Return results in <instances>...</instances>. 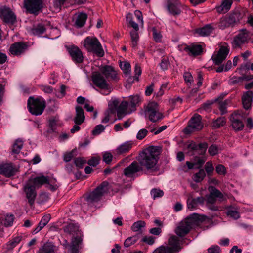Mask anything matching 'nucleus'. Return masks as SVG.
I'll return each instance as SVG.
<instances>
[{
	"label": "nucleus",
	"instance_id": "obj_63",
	"mask_svg": "<svg viewBox=\"0 0 253 253\" xmlns=\"http://www.w3.org/2000/svg\"><path fill=\"white\" fill-rule=\"evenodd\" d=\"M147 133L148 131L146 129H141L138 131L136 137L139 140H142L147 135Z\"/></svg>",
	"mask_w": 253,
	"mask_h": 253
},
{
	"label": "nucleus",
	"instance_id": "obj_7",
	"mask_svg": "<svg viewBox=\"0 0 253 253\" xmlns=\"http://www.w3.org/2000/svg\"><path fill=\"white\" fill-rule=\"evenodd\" d=\"M109 184L107 181L102 182L94 191L91 192L87 197V201L89 202H97L101 197L109 192Z\"/></svg>",
	"mask_w": 253,
	"mask_h": 253
},
{
	"label": "nucleus",
	"instance_id": "obj_21",
	"mask_svg": "<svg viewBox=\"0 0 253 253\" xmlns=\"http://www.w3.org/2000/svg\"><path fill=\"white\" fill-rule=\"evenodd\" d=\"M65 232L74 236V237H83L82 231L79 229V226L77 224L71 223L63 227Z\"/></svg>",
	"mask_w": 253,
	"mask_h": 253
},
{
	"label": "nucleus",
	"instance_id": "obj_36",
	"mask_svg": "<svg viewBox=\"0 0 253 253\" xmlns=\"http://www.w3.org/2000/svg\"><path fill=\"white\" fill-rule=\"evenodd\" d=\"M213 29V26L209 24L198 29L197 32L200 36H207L212 33Z\"/></svg>",
	"mask_w": 253,
	"mask_h": 253
},
{
	"label": "nucleus",
	"instance_id": "obj_54",
	"mask_svg": "<svg viewBox=\"0 0 253 253\" xmlns=\"http://www.w3.org/2000/svg\"><path fill=\"white\" fill-rule=\"evenodd\" d=\"M205 169L208 175H211L214 170V168L211 162L208 161L205 166Z\"/></svg>",
	"mask_w": 253,
	"mask_h": 253
},
{
	"label": "nucleus",
	"instance_id": "obj_2",
	"mask_svg": "<svg viewBox=\"0 0 253 253\" xmlns=\"http://www.w3.org/2000/svg\"><path fill=\"white\" fill-rule=\"evenodd\" d=\"M206 218L205 216L193 213L180 223L175 229V232L178 236L183 237L188 234L192 226L197 224L199 221H203Z\"/></svg>",
	"mask_w": 253,
	"mask_h": 253
},
{
	"label": "nucleus",
	"instance_id": "obj_56",
	"mask_svg": "<svg viewBox=\"0 0 253 253\" xmlns=\"http://www.w3.org/2000/svg\"><path fill=\"white\" fill-rule=\"evenodd\" d=\"M105 129V127L102 125H97L93 130L92 131V134L93 135H97L103 131Z\"/></svg>",
	"mask_w": 253,
	"mask_h": 253
},
{
	"label": "nucleus",
	"instance_id": "obj_47",
	"mask_svg": "<svg viewBox=\"0 0 253 253\" xmlns=\"http://www.w3.org/2000/svg\"><path fill=\"white\" fill-rule=\"evenodd\" d=\"M226 123V119L225 117H219L214 121L212 123V126L214 128H220L223 126Z\"/></svg>",
	"mask_w": 253,
	"mask_h": 253
},
{
	"label": "nucleus",
	"instance_id": "obj_18",
	"mask_svg": "<svg viewBox=\"0 0 253 253\" xmlns=\"http://www.w3.org/2000/svg\"><path fill=\"white\" fill-rule=\"evenodd\" d=\"M24 190L29 204L30 206L33 205L36 196L35 187H34V186L32 185L30 182L28 181L24 186Z\"/></svg>",
	"mask_w": 253,
	"mask_h": 253
},
{
	"label": "nucleus",
	"instance_id": "obj_13",
	"mask_svg": "<svg viewBox=\"0 0 253 253\" xmlns=\"http://www.w3.org/2000/svg\"><path fill=\"white\" fill-rule=\"evenodd\" d=\"M0 18L6 23L13 24L16 20V17L11 9L5 6L0 7Z\"/></svg>",
	"mask_w": 253,
	"mask_h": 253
},
{
	"label": "nucleus",
	"instance_id": "obj_43",
	"mask_svg": "<svg viewBox=\"0 0 253 253\" xmlns=\"http://www.w3.org/2000/svg\"><path fill=\"white\" fill-rule=\"evenodd\" d=\"M140 102V96L136 95L132 96L130 97V103H128V106L132 108V110H135V107Z\"/></svg>",
	"mask_w": 253,
	"mask_h": 253
},
{
	"label": "nucleus",
	"instance_id": "obj_33",
	"mask_svg": "<svg viewBox=\"0 0 253 253\" xmlns=\"http://www.w3.org/2000/svg\"><path fill=\"white\" fill-rule=\"evenodd\" d=\"M86 1V0H54V6L60 9L61 6L66 2H72L74 4H81Z\"/></svg>",
	"mask_w": 253,
	"mask_h": 253
},
{
	"label": "nucleus",
	"instance_id": "obj_39",
	"mask_svg": "<svg viewBox=\"0 0 253 253\" xmlns=\"http://www.w3.org/2000/svg\"><path fill=\"white\" fill-rule=\"evenodd\" d=\"M132 147L131 143L127 142L121 145L117 149V153L118 154L126 153L128 152Z\"/></svg>",
	"mask_w": 253,
	"mask_h": 253
},
{
	"label": "nucleus",
	"instance_id": "obj_46",
	"mask_svg": "<svg viewBox=\"0 0 253 253\" xmlns=\"http://www.w3.org/2000/svg\"><path fill=\"white\" fill-rule=\"evenodd\" d=\"M45 28L42 24H39L37 26L33 28L31 31L32 33L35 35H40L43 34L45 31Z\"/></svg>",
	"mask_w": 253,
	"mask_h": 253
},
{
	"label": "nucleus",
	"instance_id": "obj_12",
	"mask_svg": "<svg viewBox=\"0 0 253 253\" xmlns=\"http://www.w3.org/2000/svg\"><path fill=\"white\" fill-rule=\"evenodd\" d=\"M186 7L183 5L179 0H167V9L174 16L179 15Z\"/></svg>",
	"mask_w": 253,
	"mask_h": 253
},
{
	"label": "nucleus",
	"instance_id": "obj_29",
	"mask_svg": "<svg viewBox=\"0 0 253 253\" xmlns=\"http://www.w3.org/2000/svg\"><path fill=\"white\" fill-rule=\"evenodd\" d=\"M253 96L252 91H248L244 93L242 97V103L244 108L248 110L251 106Z\"/></svg>",
	"mask_w": 253,
	"mask_h": 253
},
{
	"label": "nucleus",
	"instance_id": "obj_25",
	"mask_svg": "<svg viewBox=\"0 0 253 253\" xmlns=\"http://www.w3.org/2000/svg\"><path fill=\"white\" fill-rule=\"evenodd\" d=\"M183 50L190 56H197L202 52L201 45L198 44H192L191 45H185Z\"/></svg>",
	"mask_w": 253,
	"mask_h": 253
},
{
	"label": "nucleus",
	"instance_id": "obj_11",
	"mask_svg": "<svg viewBox=\"0 0 253 253\" xmlns=\"http://www.w3.org/2000/svg\"><path fill=\"white\" fill-rule=\"evenodd\" d=\"M43 0H24V6L27 11L35 15L43 8Z\"/></svg>",
	"mask_w": 253,
	"mask_h": 253
},
{
	"label": "nucleus",
	"instance_id": "obj_19",
	"mask_svg": "<svg viewBox=\"0 0 253 253\" xmlns=\"http://www.w3.org/2000/svg\"><path fill=\"white\" fill-rule=\"evenodd\" d=\"M208 147V144L206 142L200 143L197 144L194 142H191L187 146L188 151H197L199 155H204Z\"/></svg>",
	"mask_w": 253,
	"mask_h": 253
},
{
	"label": "nucleus",
	"instance_id": "obj_8",
	"mask_svg": "<svg viewBox=\"0 0 253 253\" xmlns=\"http://www.w3.org/2000/svg\"><path fill=\"white\" fill-rule=\"evenodd\" d=\"M145 115L152 122H157L163 118V114L159 112L158 104L155 102H150L146 107Z\"/></svg>",
	"mask_w": 253,
	"mask_h": 253
},
{
	"label": "nucleus",
	"instance_id": "obj_62",
	"mask_svg": "<svg viewBox=\"0 0 253 253\" xmlns=\"http://www.w3.org/2000/svg\"><path fill=\"white\" fill-rule=\"evenodd\" d=\"M112 155L108 152H105L103 155V160L107 164L110 163L112 160Z\"/></svg>",
	"mask_w": 253,
	"mask_h": 253
},
{
	"label": "nucleus",
	"instance_id": "obj_57",
	"mask_svg": "<svg viewBox=\"0 0 253 253\" xmlns=\"http://www.w3.org/2000/svg\"><path fill=\"white\" fill-rule=\"evenodd\" d=\"M14 221V216L12 214L6 215L4 221V224L5 226H11Z\"/></svg>",
	"mask_w": 253,
	"mask_h": 253
},
{
	"label": "nucleus",
	"instance_id": "obj_61",
	"mask_svg": "<svg viewBox=\"0 0 253 253\" xmlns=\"http://www.w3.org/2000/svg\"><path fill=\"white\" fill-rule=\"evenodd\" d=\"M208 253H220V248L217 245H212L207 250Z\"/></svg>",
	"mask_w": 253,
	"mask_h": 253
},
{
	"label": "nucleus",
	"instance_id": "obj_38",
	"mask_svg": "<svg viewBox=\"0 0 253 253\" xmlns=\"http://www.w3.org/2000/svg\"><path fill=\"white\" fill-rule=\"evenodd\" d=\"M233 24L230 17V16L227 17H224L221 18L220 22L218 24V26L221 29H224L226 27H228L231 26H233Z\"/></svg>",
	"mask_w": 253,
	"mask_h": 253
},
{
	"label": "nucleus",
	"instance_id": "obj_15",
	"mask_svg": "<svg viewBox=\"0 0 253 253\" xmlns=\"http://www.w3.org/2000/svg\"><path fill=\"white\" fill-rule=\"evenodd\" d=\"M243 116L239 111L235 112L230 117L232 128L235 131H241L244 127V124L242 120Z\"/></svg>",
	"mask_w": 253,
	"mask_h": 253
},
{
	"label": "nucleus",
	"instance_id": "obj_3",
	"mask_svg": "<svg viewBox=\"0 0 253 253\" xmlns=\"http://www.w3.org/2000/svg\"><path fill=\"white\" fill-rule=\"evenodd\" d=\"M209 194L206 195V206L210 210L216 211L219 210L217 206L214 205L218 199L222 202L225 200L226 197L218 189L213 186H210L208 188Z\"/></svg>",
	"mask_w": 253,
	"mask_h": 253
},
{
	"label": "nucleus",
	"instance_id": "obj_34",
	"mask_svg": "<svg viewBox=\"0 0 253 253\" xmlns=\"http://www.w3.org/2000/svg\"><path fill=\"white\" fill-rule=\"evenodd\" d=\"M128 107V103L126 101L122 102L117 110V115L118 120H121L126 114V110Z\"/></svg>",
	"mask_w": 253,
	"mask_h": 253
},
{
	"label": "nucleus",
	"instance_id": "obj_20",
	"mask_svg": "<svg viewBox=\"0 0 253 253\" xmlns=\"http://www.w3.org/2000/svg\"><path fill=\"white\" fill-rule=\"evenodd\" d=\"M68 51L72 60L76 63H82L84 56L82 51L76 46H71L68 48Z\"/></svg>",
	"mask_w": 253,
	"mask_h": 253
},
{
	"label": "nucleus",
	"instance_id": "obj_24",
	"mask_svg": "<svg viewBox=\"0 0 253 253\" xmlns=\"http://www.w3.org/2000/svg\"><path fill=\"white\" fill-rule=\"evenodd\" d=\"M248 14V11L246 9L237 10L231 13L229 16L232 20L233 25L244 18L247 17Z\"/></svg>",
	"mask_w": 253,
	"mask_h": 253
},
{
	"label": "nucleus",
	"instance_id": "obj_40",
	"mask_svg": "<svg viewBox=\"0 0 253 253\" xmlns=\"http://www.w3.org/2000/svg\"><path fill=\"white\" fill-rule=\"evenodd\" d=\"M22 237L21 236H17L13 237L7 244V248L8 250H12L21 241Z\"/></svg>",
	"mask_w": 253,
	"mask_h": 253
},
{
	"label": "nucleus",
	"instance_id": "obj_28",
	"mask_svg": "<svg viewBox=\"0 0 253 253\" xmlns=\"http://www.w3.org/2000/svg\"><path fill=\"white\" fill-rule=\"evenodd\" d=\"M29 182L34 186V187L39 188L42 185L46 184L48 182V177L42 176L35 177L34 178L30 179L28 180Z\"/></svg>",
	"mask_w": 253,
	"mask_h": 253
},
{
	"label": "nucleus",
	"instance_id": "obj_50",
	"mask_svg": "<svg viewBox=\"0 0 253 253\" xmlns=\"http://www.w3.org/2000/svg\"><path fill=\"white\" fill-rule=\"evenodd\" d=\"M227 215L234 219H237L240 217L239 211L236 210H233L232 208H229L227 212Z\"/></svg>",
	"mask_w": 253,
	"mask_h": 253
},
{
	"label": "nucleus",
	"instance_id": "obj_1",
	"mask_svg": "<svg viewBox=\"0 0 253 253\" xmlns=\"http://www.w3.org/2000/svg\"><path fill=\"white\" fill-rule=\"evenodd\" d=\"M159 153L154 147L144 150L139 155V164L143 169L145 168L149 172L157 171L159 167L157 164L159 159Z\"/></svg>",
	"mask_w": 253,
	"mask_h": 253
},
{
	"label": "nucleus",
	"instance_id": "obj_4",
	"mask_svg": "<svg viewBox=\"0 0 253 253\" xmlns=\"http://www.w3.org/2000/svg\"><path fill=\"white\" fill-rule=\"evenodd\" d=\"M83 46L89 52L95 54L97 56L102 57L104 52L102 45L97 38L93 36H88L84 40Z\"/></svg>",
	"mask_w": 253,
	"mask_h": 253
},
{
	"label": "nucleus",
	"instance_id": "obj_49",
	"mask_svg": "<svg viewBox=\"0 0 253 253\" xmlns=\"http://www.w3.org/2000/svg\"><path fill=\"white\" fill-rule=\"evenodd\" d=\"M146 224L144 221L139 220L134 222L131 226V229L135 232L141 230V228L145 227Z\"/></svg>",
	"mask_w": 253,
	"mask_h": 253
},
{
	"label": "nucleus",
	"instance_id": "obj_22",
	"mask_svg": "<svg viewBox=\"0 0 253 253\" xmlns=\"http://www.w3.org/2000/svg\"><path fill=\"white\" fill-rule=\"evenodd\" d=\"M229 51V49L227 47L222 46L220 48L217 54L214 57H212V59L214 63L216 65L220 64L226 59Z\"/></svg>",
	"mask_w": 253,
	"mask_h": 253
},
{
	"label": "nucleus",
	"instance_id": "obj_10",
	"mask_svg": "<svg viewBox=\"0 0 253 253\" xmlns=\"http://www.w3.org/2000/svg\"><path fill=\"white\" fill-rule=\"evenodd\" d=\"M251 36V33L246 29L241 30L232 42L233 47L234 48L241 47L242 45L248 42Z\"/></svg>",
	"mask_w": 253,
	"mask_h": 253
},
{
	"label": "nucleus",
	"instance_id": "obj_48",
	"mask_svg": "<svg viewBox=\"0 0 253 253\" xmlns=\"http://www.w3.org/2000/svg\"><path fill=\"white\" fill-rule=\"evenodd\" d=\"M120 66L126 75L128 76L130 75L131 66L128 62H124L123 63H121Z\"/></svg>",
	"mask_w": 253,
	"mask_h": 253
},
{
	"label": "nucleus",
	"instance_id": "obj_64",
	"mask_svg": "<svg viewBox=\"0 0 253 253\" xmlns=\"http://www.w3.org/2000/svg\"><path fill=\"white\" fill-rule=\"evenodd\" d=\"M76 151V150H73L72 151L65 154L64 155V160L67 162L71 161L74 157V153Z\"/></svg>",
	"mask_w": 253,
	"mask_h": 253
},
{
	"label": "nucleus",
	"instance_id": "obj_53",
	"mask_svg": "<svg viewBox=\"0 0 253 253\" xmlns=\"http://www.w3.org/2000/svg\"><path fill=\"white\" fill-rule=\"evenodd\" d=\"M151 195L154 199L157 198L161 197L164 195V192L162 190L158 189H153L151 191Z\"/></svg>",
	"mask_w": 253,
	"mask_h": 253
},
{
	"label": "nucleus",
	"instance_id": "obj_42",
	"mask_svg": "<svg viewBox=\"0 0 253 253\" xmlns=\"http://www.w3.org/2000/svg\"><path fill=\"white\" fill-rule=\"evenodd\" d=\"M138 236H133L129 237L125 240L124 246L126 248H128L134 244L138 240Z\"/></svg>",
	"mask_w": 253,
	"mask_h": 253
},
{
	"label": "nucleus",
	"instance_id": "obj_9",
	"mask_svg": "<svg viewBox=\"0 0 253 253\" xmlns=\"http://www.w3.org/2000/svg\"><path fill=\"white\" fill-rule=\"evenodd\" d=\"M203 127L201 122V116L195 114L188 122V126L185 127L183 132L185 134H189L193 131L200 130Z\"/></svg>",
	"mask_w": 253,
	"mask_h": 253
},
{
	"label": "nucleus",
	"instance_id": "obj_41",
	"mask_svg": "<svg viewBox=\"0 0 253 253\" xmlns=\"http://www.w3.org/2000/svg\"><path fill=\"white\" fill-rule=\"evenodd\" d=\"M23 146V142L20 139H17L12 147L11 152L12 154H17L20 152Z\"/></svg>",
	"mask_w": 253,
	"mask_h": 253
},
{
	"label": "nucleus",
	"instance_id": "obj_23",
	"mask_svg": "<svg viewBox=\"0 0 253 253\" xmlns=\"http://www.w3.org/2000/svg\"><path fill=\"white\" fill-rule=\"evenodd\" d=\"M169 246H168V250L171 253H176L179 252L181 249L178 238L174 235L169 238Z\"/></svg>",
	"mask_w": 253,
	"mask_h": 253
},
{
	"label": "nucleus",
	"instance_id": "obj_45",
	"mask_svg": "<svg viewBox=\"0 0 253 253\" xmlns=\"http://www.w3.org/2000/svg\"><path fill=\"white\" fill-rule=\"evenodd\" d=\"M206 174L203 169H200L198 172L193 175V179L196 182L202 181L205 177Z\"/></svg>",
	"mask_w": 253,
	"mask_h": 253
},
{
	"label": "nucleus",
	"instance_id": "obj_44",
	"mask_svg": "<svg viewBox=\"0 0 253 253\" xmlns=\"http://www.w3.org/2000/svg\"><path fill=\"white\" fill-rule=\"evenodd\" d=\"M130 36L132 42V46L133 48L137 46L139 39L138 31H132L130 32Z\"/></svg>",
	"mask_w": 253,
	"mask_h": 253
},
{
	"label": "nucleus",
	"instance_id": "obj_16",
	"mask_svg": "<svg viewBox=\"0 0 253 253\" xmlns=\"http://www.w3.org/2000/svg\"><path fill=\"white\" fill-rule=\"evenodd\" d=\"M28 45L23 42H17L12 44L9 49L10 53L15 56H19L27 50Z\"/></svg>",
	"mask_w": 253,
	"mask_h": 253
},
{
	"label": "nucleus",
	"instance_id": "obj_51",
	"mask_svg": "<svg viewBox=\"0 0 253 253\" xmlns=\"http://www.w3.org/2000/svg\"><path fill=\"white\" fill-rule=\"evenodd\" d=\"M56 180L55 179H53L49 180L48 178V182L46 183L47 185L46 187L52 190V191H55L58 187V186L57 184H56Z\"/></svg>",
	"mask_w": 253,
	"mask_h": 253
},
{
	"label": "nucleus",
	"instance_id": "obj_17",
	"mask_svg": "<svg viewBox=\"0 0 253 253\" xmlns=\"http://www.w3.org/2000/svg\"><path fill=\"white\" fill-rule=\"evenodd\" d=\"M99 72L107 80L110 79L117 80L119 79L116 71L111 66L105 65L100 67Z\"/></svg>",
	"mask_w": 253,
	"mask_h": 253
},
{
	"label": "nucleus",
	"instance_id": "obj_35",
	"mask_svg": "<svg viewBox=\"0 0 253 253\" xmlns=\"http://www.w3.org/2000/svg\"><path fill=\"white\" fill-rule=\"evenodd\" d=\"M83 239L81 237H73L72 239L70 253H79V247Z\"/></svg>",
	"mask_w": 253,
	"mask_h": 253
},
{
	"label": "nucleus",
	"instance_id": "obj_32",
	"mask_svg": "<svg viewBox=\"0 0 253 253\" xmlns=\"http://www.w3.org/2000/svg\"><path fill=\"white\" fill-rule=\"evenodd\" d=\"M56 247L52 242H46L39 250L38 253H54Z\"/></svg>",
	"mask_w": 253,
	"mask_h": 253
},
{
	"label": "nucleus",
	"instance_id": "obj_27",
	"mask_svg": "<svg viewBox=\"0 0 253 253\" xmlns=\"http://www.w3.org/2000/svg\"><path fill=\"white\" fill-rule=\"evenodd\" d=\"M205 201L203 197H198L197 198H193L189 196L187 200V207L189 209L192 210L197 207L198 204H203Z\"/></svg>",
	"mask_w": 253,
	"mask_h": 253
},
{
	"label": "nucleus",
	"instance_id": "obj_5",
	"mask_svg": "<svg viewBox=\"0 0 253 253\" xmlns=\"http://www.w3.org/2000/svg\"><path fill=\"white\" fill-rule=\"evenodd\" d=\"M91 80L93 84L101 89V93L103 95H108L111 92V88L107 80L99 71L92 73Z\"/></svg>",
	"mask_w": 253,
	"mask_h": 253
},
{
	"label": "nucleus",
	"instance_id": "obj_60",
	"mask_svg": "<svg viewBox=\"0 0 253 253\" xmlns=\"http://www.w3.org/2000/svg\"><path fill=\"white\" fill-rule=\"evenodd\" d=\"M153 253H171L169 251L168 246H161L156 249Z\"/></svg>",
	"mask_w": 253,
	"mask_h": 253
},
{
	"label": "nucleus",
	"instance_id": "obj_14",
	"mask_svg": "<svg viewBox=\"0 0 253 253\" xmlns=\"http://www.w3.org/2000/svg\"><path fill=\"white\" fill-rule=\"evenodd\" d=\"M142 170V167H140L137 161H134L124 169L123 173L126 177L132 178L134 177L138 172Z\"/></svg>",
	"mask_w": 253,
	"mask_h": 253
},
{
	"label": "nucleus",
	"instance_id": "obj_59",
	"mask_svg": "<svg viewBox=\"0 0 253 253\" xmlns=\"http://www.w3.org/2000/svg\"><path fill=\"white\" fill-rule=\"evenodd\" d=\"M253 79V75H246L239 77L236 80L233 81L234 83H237L243 80L250 81Z\"/></svg>",
	"mask_w": 253,
	"mask_h": 253
},
{
	"label": "nucleus",
	"instance_id": "obj_58",
	"mask_svg": "<svg viewBox=\"0 0 253 253\" xmlns=\"http://www.w3.org/2000/svg\"><path fill=\"white\" fill-rule=\"evenodd\" d=\"M74 163L78 168H82L84 165L86 163V161L82 158L79 157L74 160Z\"/></svg>",
	"mask_w": 253,
	"mask_h": 253
},
{
	"label": "nucleus",
	"instance_id": "obj_31",
	"mask_svg": "<svg viewBox=\"0 0 253 253\" xmlns=\"http://www.w3.org/2000/svg\"><path fill=\"white\" fill-rule=\"evenodd\" d=\"M232 4V0H222L221 4L216 7L217 11L219 13H225L230 9Z\"/></svg>",
	"mask_w": 253,
	"mask_h": 253
},
{
	"label": "nucleus",
	"instance_id": "obj_30",
	"mask_svg": "<svg viewBox=\"0 0 253 253\" xmlns=\"http://www.w3.org/2000/svg\"><path fill=\"white\" fill-rule=\"evenodd\" d=\"M76 115L74 119V122L76 124L81 125L84 120V112L82 107L77 106L76 107Z\"/></svg>",
	"mask_w": 253,
	"mask_h": 253
},
{
	"label": "nucleus",
	"instance_id": "obj_52",
	"mask_svg": "<svg viewBox=\"0 0 253 253\" xmlns=\"http://www.w3.org/2000/svg\"><path fill=\"white\" fill-rule=\"evenodd\" d=\"M153 36L154 40L156 42H161L162 41V36L161 32L157 30L155 27L152 28Z\"/></svg>",
	"mask_w": 253,
	"mask_h": 253
},
{
	"label": "nucleus",
	"instance_id": "obj_6",
	"mask_svg": "<svg viewBox=\"0 0 253 253\" xmlns=\"http://www.w3.org/2000/svg\"><path fill=\"white\" fill-rule=\"evenodd\" d=\"M27 106L32 114L36 116L40 115L43 113L46 107V102L42 98L34 99L30 97L27 101Z\"/></svg>",
	"mask_w": 253,
	"mask_h": 253
},
{
	"label": "nucleus",
	"instance_id": "obj_37",
	"mask_svg": "<svg viewBox=\"0 0 253 253\" xmlns=\"http://www.w3.org/2000/svg\"><path fill=\"white\" fill-rule=\"evenodd\" d=\"M87 15L84 13H80L75 21V25L78 28L82 27L85 24Z\"/></svg>",
	"mask_w": 253,
	"mask_h": 253
},
{
	"label": "nucleus",
	"instance_id": "obj_26",
	"mask_svg": "<svg viewBox=\"0 0 253 253\" xmlns=\"http://www.w3.org/2000/svg\"><path fill=\"white\" fill-rule=\"evenodd\" d=\"M15 169L11 164H6L0 166V173L6 177L13 176L15 173Z\"/></svg>",
	"mask_w": 253,
	"mask_h": 253
},
{
	"label": "nucleus",
	"instance_id": "obj_55",
	"mask_svg": "<svg viewBox=\"0 0 253 253\" xmlns=\"http://www.w3.org/2000/svg\"><path fill=\"white\" fill-rule=\"evenodd\" d=\"M219 150V149L217 145L212 144L209 147L208 152L211 155L214 156L218 153Z\"/></svg>",
	"mask_w": 253,
	"mask_h": 253
}]
</instances>
